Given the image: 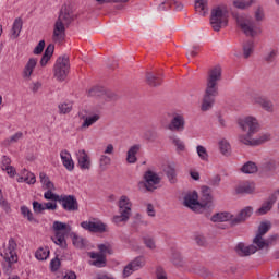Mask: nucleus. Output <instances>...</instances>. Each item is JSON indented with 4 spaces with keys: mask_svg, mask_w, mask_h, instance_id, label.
Returning <instances> with one entry per match:
<instances>
[{
    "mask_svg": "<svg viewBox=\"0 0 279 279\" xmlns=\"http://www.w3.org/2000/svg\"><path fill=\"white\" fill-rule=\"evenodd\" d=\"M60 114H69L71 110H73V106L71 104L62 102L58 106Z\"/></svg>",
    "mask_w": 279,
    "mask_h": 279,
    "instance_id": "52",
    "label": "nucleus"
},
{
    "mask_svg": "<svg viewBox=\"0 0 279 279\" xmlns=\"http://www.w3.org/2000/svg\"><path fill=\"white\" fill-rule=\"evenodd\" d=\"M119 69V61L116 59H108L107 60V71L108 73H112Z\"/></svg>",
    "mask_w": 279,
    "mask_h": 279,
    "instance_id": "50",
    "label": "nucleus"
},
{
    "mask_svg": "<svg viewBox=\"0 0 279 279\" xmlns=\"http://www.w3.org/2000/svg\"><path fill=\"white\" fill-rule=\"evenodd\" d=\"M22 29H23V20L21 17H17L15 19L11 29L12 38H19Z\"/></svg>",
    "mask_w": 279,
    "mask_h": 279,
    "instance_id": "29",
    "label": "nucleus"
},
{
    "mask_svg": "<svg viewBox=\"0 0 279 279\" xmlns=\"http://www.w3.org/2000/svg\"><path fill=\"white\" fill-rule=\"evenodd\" d=\"M144 244L148 250H156V242L151 238H144Z\"/></svg>",
    "mask_w": 279,
    "mask_h": 279,
    "instance_id": "60",
    "label": "nucleus"
},
{
    "mask_svg": "<svg viewBox=\"0 0 279 279\" xmlns=\"http://www.w3.org/2000/svg\"><path fill=\"white\" fill-rule=\"evenodd\" d=\"M146 260L145 256H137L132 262H130L124 268L122 276L123 278H130L132 276L133 271H138L140 269H143L145 267Z\"/></svg>",
    "mask_w": 279,
    "mask_h": 279,
    "instance_id": "10",
    "label": "nucleus"
},
{
    "mask_svg": "<svg viewBox=\"0 0 279 279\" xmlns=\"http://www.w3.org/2000/svg\"><path fill=\"white\" fill-rule=\"evenodd\" d=\"M21 213L23 217H26L28 221H34L36 223V218H34V214L27 206H22L21 207Z\"/></svg>",
    "mask_w": 279,
    "mask_h": 279,
    "instance_id": "49",
    "label": "nucleus"
},
{
    "mask_svg": "<svg viewBox=\"0 0 279 279\" xmlns=\"http://www.w3.org/2000/svg\"><path fill=\"white\" fill-rule=\"evenodd\" d=\"M155 277L156 279H169V275L167 270L162 266H157L155 269Z\"/></svg>",
    "mask_w": 279,
    "mask_h": 279,
    "instance_id": "48",
    "label": "nucleus"
},
{
    "mask_svg": "<svg viewBox=\"0 0 279 279\" xmlns=\"http://www.w3.org/2000/svg\"><path fill=\"white\" fill-rule=\"evenodd\" d=\"M99 252H89L88 256L92 258L93 262L89 263V265H93L94 267H106V256L104 255V252H106V244H100Z\"/></svg>",
    "mask_w": 279,
    "mask_h": 279,
    "instance_id": "15",
    "label": "nucleus"
},
{
    "mask_svg": "<svg viewBox=\"0 0 279 279\" xmlns=\"http://www.w3.org/2000/svg\"><path fill=\"white\" fill-rule=\"evenodd\" d=\"M144 138H145V141L154 142V141H156V138H158V133H156L153 130H147L144 132Z\"/></svg>",
    "mask_w": 279,
    "mask_h": 279,
    "instance_id": "54",
    "label": "nucleus"
},
{
    "mask_svg": "<svg viewBox=\"0 0 279 279\" xmlns=\"http://www.w3.org/2000/svg\"><path fill=\"white\" fill-rule=\"evenodd\" d=\"M73 245L82 250V247H85L86 241L82 236H78L77 234L73 233Z\"/></svg>",
    "mask_w": 279,
    "mask_h": 279,
    "instance_id": "51",
    "label": "nucleus"
},
{
    "mask_svg": "<svg viewBox=\"0 0 279 279\" xmlns=\"http://www.w3.org/2000/svg\"><path fill=\"white\" fill-rule=\"evenodd\" d=\"M44 50H45V40H40L38 45L35 47V49L33 50V53L35 56H40V53H43Z\"/></svg>",
    "mask_w": 279,
    "mask_h": 279,
    "instance_id": "58",
    "label": "nucleus"
},
{
    "mask_svg": "<svg viewBox=\"0 0 279 279\" xmlns=\"http://www.w3.org/2000/svg\"><path fill=\"white\" fill-rule=\"evenodd\" d=\"M73 21H75L73 9L69 5H63L53 26V43H57L58 45L64 43V38H66V27H69V24L73 23Z\"/></svg>",
    "mask_w": 279,
    "mask_h": 279,
    "instance_id": "3",
    "label": "nucleus"
},
{
    "mask_svg": "<svg viewBox=\"0 0 279 279\" xmlns=\"http://www.w3.org/2000/svg\"><path fill=\"white\" fill-rule=\"evenodd\" d=\"M81 119H84L82 128H90V125H93L94 123H97V121H99L100 117H99V114H94L93 117L82 116Z\"/></svg>",
    "mask_w": 279,
    "mask_h": 279,
    "instance_id": "38",
    "label": "nucleus"
},
{
    "mask_svg": "<svg viewBox=\"0 0 279 279\" xmlns=\"http://www.w3.org/2000/svg\"><path fill=\"white\" fill-rule=\"evenodd\" d=\"M161 179L158 175V173L151 171V170H147L144 173V186L146 190L148 191H156V189H158V184H160Z\"/></svg>",
    "mask_w": 279,
    "mask_h": 279,
    "instance_id": "11",
    "label": "nucleus"
},
{
    "mask_svg": "<svg viewBox=\"0 0 279 279\" xmlns=\"http://www.w3.org/2000/svg\"><path fill=\"white\" fill-rule=\"evenodd\" d=\"M77 160H78V167L83 170H89L90 169V157L88 156V154H86V150L82 149L78 150L77 154Z\"/></svg>",
    "mask_w": 279,
    "mask_h": 279,
    "instance_id": "22",
    "label": "nucleus"
},
{
    "mask_svg": "<svg viewBox=\"0 0 279 279\" xmlns=\"http://www.w3.org/2000/svg\"><path fill=\"white\" fill-rule=\"evenodd\" d=\"M53 51H56V45L49 44L44 52L46 58H51L53 56Z\"/></svg>",
    "mask_w": 279,
    "mask_h": 279,
    "instance_id": "59",
    "label": "nucleus"
},
{
    "mask_svg": "<svg viewBox=\"0 0 279 279\" xmlns=\"http://www.w3.org/2000/svg\"><path fill=\"white\" fill-rule=\"evenodd\" d=\"M242 173H256L258 171V167L256 166V163L252 162V161H247L246 163H244L241 168Z\"/></svg>",
    "mask_w": 279,
    "mask_h": 279,
    "instance_id": "35",
    "label": "nucleus"
},
{
    "mask_svg": "<svg viewBox=\"0 0 279 279\" xmlns=\"http://www.w3.org/2000/svg\"><path fill=\"white\" fill-rule=\"evenodd\" d=\"M165 173H166L170 184H175V182H178V174L175 172L174 166L169 165L168 167H166Z\"/></svg>",
    "mask_w": 279,
    "mask_h": 279,
    "instance_id": "30",
    "label": "nucleus"
},
{
    "mask_svg": "<svg viewBox=\"0 0 279 279\" xmlns=\"http://www.w3.org/2000/svg\"><path fill=\"white\" fill-rule=\"evenodd\" d=\"M36 64H38V59H36V58L28 59L26 65L24 66L23 72H22V77L24 80H32V75L34 73V70L36 69Z\"/></svg>",
    "mask_w": 279,
    "mask_h": 279,
    "instance_id": "21",
    "label": "nucleus"
},
{
    "mask_svg": "<svg viewBox=\"0 0 279 279\" xmlns=\"http://www.w3.org/2000/svg\"><path fill=\"white\" fill-rule=\"evenodd\" d=\"M254 3H256V0H235L233 5L239 10H247V8H252Z\"/></svg>",
    "mask_w": 279,
    "mask_h": 279,
    "instance_id": "32",
    "label": "nucleus"
},
{
    "mask_svg": "<svg viewBox=\"0 0 279 279\" xmlns=\"http://www.w3.org/2000/svg\"><path fill=\"white\" fill-rule=\"evenodd\" d=\"M146 83L151 88H157V86L162 85V80L160 78V76H156V75H154V73L147 72L146 73Z\"/></svg>",
    "mask_w": 279,
    "mask_h": 279,
    "instance_id": "27",
    "label": "nucleus"
},
{
    "mask_svg": "<svg viewBox=\"0 0 279 279\" xmlns=\"http://www.w3.org/2000/svg\"><path fill=\"white\" fill-rule=\"evenodd\" d=\"M16 241L10 238L7 244H3V250L0 256L3 258L2 267L5 274H12V266L19 263V255H16Z\"/></svg>",
    "mask_w": 279,
    "mask_h": 279,
    "instance_id": "4",
    "label": "nucleus"
},
{
    "mask_svg": "<svg viewBox=\"0 0 279 279\" xmlns=\"http://www.w3.org/2000/svg\"><path fill=\"white\" fill-rule=\"evenodd\" d=\"M235 252L238 256H252V254H256V252H258V248L254 244L245 246V244L239 243L235 246Z\"/></svg>",
    "mask_w": 279,
    "mask_h": 279,
    "instance_id": "19",
    "label": "nucleus"
},
{
    "mask_svg": "<svg viewBox=\"0 0 279 279\" xmlns=\"http://www.w3.org/2000/svg\"><path fill=\"white\" fill-rule=\"evenodd\" d=\"M210 24L214 32H220L221 27L228 25V7L220 4L211 10Z\"/></svg>",
    "mask_w": 279,
    "mask_h": 279,
    "instance_id": "7",
    "label": "nucleus"
},
{
    "mask_svg": "<svg viewBox=\"0 0 279 279\" xmlns=\"http://www.w3.org/2000/svg\"><path fill=\"white\" fill-rule=\"evenodd\" d=\"M201 195V208H210V204H213V189L208 185H203Z\"/></svg>",
    "mask_w": 279,
    "mask_h": 279,
    "instance_id": "16",
    "label": "nucleus"
},
{
    "mask_svg": "<svg viewBox=\"0 0 279 279\" xmlns=\"http://www.w3.org/2000/svg\"><path fill=\"white\" fill-rule=\"evenodd\" d=\"M184 125H186L184 116L177 114L172 118L168 130H170L171 132H184Z\"/></svg>",
    "mask_w": 279,
    "mask_h": 279,
    "instance_id": "18",
    "label": "nucleus"
},
{
    "mask_svg": "<svg viewBox=\"0 0 279 279\" xmlns=\"http://www.w3.org/2000/svg\"><path fill=\"white\" fill-rule=\"evenodd\" d=\"M170 141H172V144L177 147V154H182V151H186V145H184V142L180 140L177 136L170 137Z\"/></svg>",
    "mask_w": 279,
    "mask_h": 279,
    "instance_id": "37",
    "label": "nucleus"
},
{
    "mask_svg": "<svg viewBox=\"0 0 279 279\" xmlns=\"http://www.w3.org/2000/svg\"><path fill=\"white\" fill-rule=\"evenodd\" d=\"M211 221L214 223H222L225 221H232V214L228 211L217 213L211 216Z\"/></svg>",
    "mask_w": 279,
    "mask_h": 279,
    "instance_id": "26",
    "label": "nucleus"
},
{
    "mask_svg": "<svg viewBox=\"0 0 279 279\" xmlns=\"http://www.w3.org/2000/svg\"><path fill=\"white\" fill-rule=\"evenodd\" d=\"M56 190H47L44 194V198L48 199L49 202H60V195L53 193Z\"/></svg>",
    "mask_w": 279,
    "mask_h": 279,
    "instance_id": "45",
    "label": "nucleus"
},
{
    "mask_svg": "<svg viewBox=\"0 0 279 279\" xmlns=\"http://www.w3.org/2000/svg\"><path fill=\"white\" fill-rule=\"evenodd\" d=\"M70 71L71 62L69 61V57H59L53 66V76L56 77L57 82H64V80L69 77Z\"/></svg>",
    "mask_w": 279,
    "mask_h": 279,
    "instance_id": "9",
    "label": "nucleus"
},
{
    "mask_svg": "<svg viewBox=\"0 0 279 279\" xmlns=\"http://www.w3.org/2000/svg\"><path fill=\"white\" fill-rule=\"evenodd\" d=\"M278 241V234L270 235L268 239H266V247L269 250L270 245H274Z\"/></svg>",
    "mask_w": 279,
    "mask_h": 279,
    "instance_id": "62",
    "label": "nucleus"
},
{
    "mask_svg": "<svg viewBox=\"0 0 279 279\" xmlns=\"http://www.w3.org/2000/svg\"><path fill=\"white\" fill-rule=\"evenodd\" d=\"M239 126L246 134L239 135L240 143L243 145H250L251 147H256L258 145H263V143H267L271 138L269 134H262L258 138H254V134L260 130V124H258V120L254 117H246L244 119L239 120Z\"/></svg>",
    "mask_w": 279,
    "mask_h": 279,
    "instance_id": "1",
    "label": "nucleus"
},
{
    "mask_svg": "<svg viewBox=\"0 0 279 279\" xmlns=\"http://www.w3.org/2000/svg\"><path fill=\"white\" fill-rule=\"evenodd\" d=\"M22 180H24L26 184H36V175L32 172H27L25 177H22Z\"/></svg>",
    "mask_w": 279,
    "mask_h": 279,
    "instance_id": "57",
    "label": "nucleus"
},
{
    "mask_svg": "<svg viewBox=\"0 0 279 279\" xmlns=\"http://www.w3.org/2000/svg\"><path fill=\"white\" fill-rule=\"evenodd\" d=\"M195 10L201 16L208 14V0H195Z\"/></svg>",
    "mask_w": 279,
    "mask_h": 279,
    "instance_id": "28",
    "label": "nucleus"
},
{
    "mask_svg": "<svg viewBox=\"0 0 279 279\" xmlns=\"http://www.w3.org/2000/svg\"><path fill=\"white\" fill-rule=\"evenodd\" d=\"M263 171H276V161L269 160L262 165Z\"/></svg>",
    "mask_w": 279,
    "mask_h": 279,
    "instance_id": "53",
    "label": "nucleus"
},
{
    "mask_svg": "<svg viewBox=\"0 0 279 279\" xmlns=\"http://www.w3.org/2000/svg\"><path fill=\"white\" fill-rule=\"evenodd\" d=\"M219 149L223 156H230V143H228V141L226 140L220 141Z\"/></svg>",
    "mask_w": 279,
    "mask_h": 279,
    "instance_id": "47",
    "label": "nucleus"
},
{
    "mask_svg": "<svg viewBox=\"0 0 279 279\" xmlns=\"http://www.w3.org/2000/svg\"><path fill=\"white\" fill-rule=\"evenodd\" d=\"M52 229L54 231V238H52L53 243L56 245H59L63 250L66 248V234H70V232L73 230L70 225L61 222V221H54L52 225Z\"/></svg>",
    "mask_w": 279,
    "mask_h": 279,
    "instance_id": "8",
    "label": "nucleus"
},
{
    "mask_svg": "<svg viewBox=\"0 0 279 279\" xmlns=\"http://www.w3.org/2000/svg\"><path fill=\"white\" fill-rule=\"evenodd\" d=\"M276 194H272L267 202H265L262 207L257 210L258 215H267L271 208H274V204H276Z\"/></svg>",
    "mask_w": 279,
    "mask_h": 279,
    "instance_id": "25",
    "label": "nucleus"
},
{
    "mask_svg": "<svg viewBox=\"0 0 279 279\" xmlns=\"http://www.w3.org/2000/svg\"><path fill=\"white\" fill-rule=\"evenodd\" d=\"M269 230H271V223L260 222L257 234H259L260 236H265L269 232Z\"/></svg>",
    "mask_w": 279,
    "mask_h": 279,
    "instance_id": "44",
    "label": "nucleus"
},
{
    "mask_svg": "<svg viewBox=\"0 0 279 279\" xmlns=\"http://www.w3.org/2000/svg\"><path fill=\"white\" fill-rule=\"evenodd\" d=\"M198 199L199 196L197 195V192L189 193L184 196V206L191 208V210H197V208L202 207Z\"/></svg>",
    "mask_w": 279,
    "mask_h": 279,
    "instance_id": "17",
    "label": "nucleus"
},
{
    "mask_svg": "<svg viewBox=\"0 0 279 279\" xmlns=\"http://www.w3.org/2000/svg\"><path fill=\"white\" fill-rule=\"evenodd\" d=\"M106 94V90L104 89V87H92L90 89L87 90V95L88 97H104V95Z\"/></svg>",
    "mask_w": 279,
    "mask_h": 279,
    "instance_id": "40",
    "label": "nucleus"
},
{
    "mask_svg": "<svg viewBox=\"0 0 279 279\" xmlns=\"http://www.w3.org/2000/svg\"><path fill=\"white\" fill-rule=\"evenodd\" d=\"M81 228L87 232H106V225L95 218L81 222Z\"/></svg>",
    "mask_w": 279,
    "mask_h": 279,
    "instance_id": "14",
    "label": "nucleus"
},
{
    "mask_svg": "<svg viewBox=\"0 0 279 279\" xmlns=\"http://www.w3.org/2000/svg\"><path fill=\"white\" fill-rule=\"evenodd\" d=\"M58 209V204L57 203H45L44 204V210H57Z\"/></svg>",
    "mask_w": 279,
    "mask_h": 279,
    "instance_id": "63",
    "label": "nucleus"
},
{
    "mask_svg": "<svg viewBox=\"0 0 279 279\" xmlns=\"http://www.w3.org/2000/svg\"><path fill=\"white\" fill-rule=\"evenodd\" d=\"M141 151V144H135L131 146L126 153V162L129 165H135L138 158H136V154Z\"/></svg>",
    "mask_w": 279,
    "mask_h": 279,
    "instance_id": "24",
    "label": "nucleus"
},
{
    "mask_svg": "<svg viewBox=\"0 0 279 279\" xmlns=\"http://www.w3.org/2000/svg\"><path fill=\"white\" fill-rule=\"evenodd\" d=\"M60 158L63 162V167H65L68 171H73L75 169V162H73V158L71 157L70 151L62 150L60 153Z\"/></svg>",
    "mask_w": 279,
    "mask_h": 279,
    "instance_id": "23",
    "label": "nucleus"
},
{
    "mask_svg": "<svg viewBox=\"0 0 279 279\" xmlns=\"http://www.w3.org/2000/svg\"><path fill=\"white\" fill-rule=\"evenodd\" d=\"M254 213V209L252 207H246L242 209L239 215L231 220V226H239V223H243V221L250 219L252 217V214Z\"/></svg>",
    "mask_w": 279,
    "mask_h": 279,
    "instance_id": "20",
    "label": "nucleus"
},
{
    "mask_svg": "<svg viewBox=\"0 0 279 279\" xmlns=\"http://www.w3.org/2000/svg\"><path fill=\"white\" fill-rule=\"evenodd\" d=\"M219 82H221V68L215 66L209 70L207 75L205 94L201 106L203 112H208L215 106V97L219 95Z\"/></svg>",
    "mask_w": 279,
    "mask_h": 279,
    "instance_id": "2",
    "label": "nucleus"
},
{
    "mask_svg": "<svg viewBox=\"0 0 279 279\" xmlns=\"http://www.w3.org/2000/svg\"><path fill=\"white\" fill-rule=\"evenodd\" d=\"M59 203L61 204L63 210H68V213H75L76 210H80L77 198H75L73 195H61Z\"/></svg>",
    "mask_w": 279,
    "mask_h": 279,
    "instance_id": "12",
    "label": "nucleus"
},
{
    "mask_svg": "<svg viewBox=\"0 0 279 279\" xmlns=\"http://www.w3.org/2000/svg\"><path fill=\"white\" fill-rule=\"evenodd\" d=\"M23 138V132H17L12 135L10 138L4 140V145H12L14 143H19Z\"/></svg>",
    "mask_w": 279,
    "mask_h": 279,
    "instance_id": "46",
    "label": "nucleus"
},
{
    "mask_svg": "<svg viewBox=\"0 0 279 279\" xmlns=\"http://www.w3.org/2000/svg\"><path fill=\"white\" fill-rule=\"evenodd\" d=\"M254 19L257 23H263L265 21V9L263 7H257L254 12Z\"/></svg>",
    "mask_w": 279,
    "mask_h": 279,
    "instance_id": "43",
    "label": "nucleus"
},
{
    "mask_svg": "<svg viewBox=\"0 0 279 279\" xmlns=\"http://www.w3.org/2000/svg\"><path fill=\"white\" fill-rule=\"evenodd\" d=\"M252 104L254 106H259V108H262V110H265V112L271 113L275 111L274 101H271V99L267 98L266 96H263V95L253 96Z\"/></svg>",
    "mask_w": 279,
    "mask_h": 279,
    "instance_id": "13",
    "label": "nucleus"
},
{
    "mask_svg": "<svg viewBox=\"0 0 279 279\" xmlns=\"http://www.w3.org/2000/svg\"><path fill=\"white\" fill-rule=\"evenodd\" d=\"M254 53V41L247 40L243 44V56L245 59L250 58Z\"/></svg>",
    "mask_w": 279,
    "mask_h": 279,
    "instance_id": "33",
    "label": "nucleus"
},
{
    "mask_svg": "<svg viewBox=\"0 0 279 279\" xmlns=\"http://www.w3.org/2000/svg\"><path fill=\"white\" fill-rule=\"evenodd\" d=\"M118 215L112 217V223L121 226L130 221L132 217V201L126 195H122L118 202Z\"/></svg>",
    "mask_w": 279,
    "mask_h": 279,
    "instance_id": "6",
    "label": "nucleus"
},
{
    "mask_svg": "<svg viewBox=\"0 0 279 279\" xmlns=\"http://www.w3.org/2000/svg\"><path fill=\"white\" fill-rule=\"evenodd\" d=\"M35 256L37 260H47L49 258V248L47 247H40L36 251Z\"/></svg>",
    "mask_w": 279,
    "mask_h": 279,
    "instance_id": "41",
    "label": "nucleus"
},
{
    "mask_svg": "<svg viewBox=\"0 0 279 279\" xmlns=\"http://www.w3.org/2000/svg\"><path fill=\"white\" fill-rule=\"evenodd\" d=\"M195 241L201 247H204V245H206V238L204 235H196Z\"/></svg>",
    "mask_w": 279,
    "mask_h": 279,
    "instance_id": "64",
    "label": "nucleus"
},
{
    "mask_svg": "<svg viewBox=\"0 0 279 279\" xmlns=\"http://www.w3.org/2000/svg\"><path fill=\"white\" fill-rule=\"evenodd\" d=\"M263 236L256 233L255 238L253 239V243L256 245L257 250H267V240H265Z\"/></svg>",
    "mask_w": 279,
    "mask_h": 279,
    "instance_id": "34",
    "label": "nucleus"
},
{
    "mask_svg": "<svg viewBox=\"0 0 279 279\" xmlns=\"http://www.w3.org/2000/svg\"><path fill=\"white\" fill-rule=\"evenodd\" d=\"M33 210L37 215H40V213H43L45 210V204H41V203H39L37 201H34L33 202Z\"/></svg>",
    "mask_w": 279,
    "mask_h": 279,
    "instance_id": "56",
    "label": "nucleus"
},
{
    "mask_svg": "<svg viewBox=\"0 0 279 279\" xmlns=\"http://www.w3.org/2000/svg\"><path fill=\"white\" fill-rule=\"evenodd\" d=\"M208 184L209 186H214V187L219 186V184H221V175L215 174L209 179Z\"/></svg>",
    "mask_w": 279,
    "mask_h": 279,
    "instance_id": "55",
    "label": "nucleus"
},
{
    "mask_svg": "<svg viewBox=\"0 0 279 279\" xmlns=\"http://www.w3.org/2000/svg\"><path fill=\"white\" fill-rule=\"evenodd\" d=\"M121 99V96L117 94L116 92H112L110 89L107 90L106 93V102L109 104L110 106H114V102L119 101Z\"/></svg>",
    "mask_w": 279,
    "mask_h": 279,
    "instance_id": "36",
    "label": "nucleus"
},
{
    "mask_svg": "<svg viewBox=\"0 0 279 279\" xmlns=\"http://www.w3.org/2000/svg\"><path fill=\"white\" fill-rule=\"evenodd\" d=\"M236 193L239 194H250V193H254V183L251 182H244L241 183L240 185H238V187L235 189Z\"/></svg>",
    "mask_w": 279,
    "mask_h": 279,
    "instance_id": "31",
    "label": "nucleus"
},
{
    "mask_svg": "<svg viewBox=\"0 0 279 279\" xmlns=\"http://www.w3.org/2000/svg\"><path fill=\"white\" fill-rule=\"evenodd\" d=\"M171 263L175 267H184V258L182 257V254L179 252H173L171 256Z\"/></svg>",
    "mask_w": 279,
    "mask_h": 279,
    "instance_id": "39",
    "label": "nucleus"
},
{
    "mask_svg": "<svg viewBox=\"0 0 279 279\" xmlns=\"http://www.w3.org/2000/svg\"><path fill=\"white\" fill-rule=\"evenodd\" d=\"M235 21L241 32H243V34L250 38H256V36H260V34H263V28L257 26L254 19H252L250 15H236Z\"/></svg>",
    "mask_w": 279,
    "mask_h": 279,
    "instance_id": "5",
    "label": "nucleus"
},
{
    "mask_svg": "<svg viewBox=\"0 0 279 279\" xmlns=\"http://www.w3.org/2000/svg\"><path fill=\"white\" fill-rule=\"evenodd\" d=\"M50 269L51 271H58V269H60V259L58 257L50 262Z\"/></svg>",
    "mask_w": 279,
    "mask_h": 279,
    "instance_id": "61",
    "label": "nucleus"
},
{
    "mask_svg": "<svg viewBox=\"0 0 279 279\" xmlns=\"http://www.w3.org/2000/svg\"><path fill=\"white\" fill-rule=\"evenodd\" d=\"M196 153L203 162H208V150H206V147L202 145L196 146Z\"/></svg>",
    "mask_w": 279,
    "mask_h": 279,
    "instance_id": "42",
    "label": "nucleus"
}]
</instances>
